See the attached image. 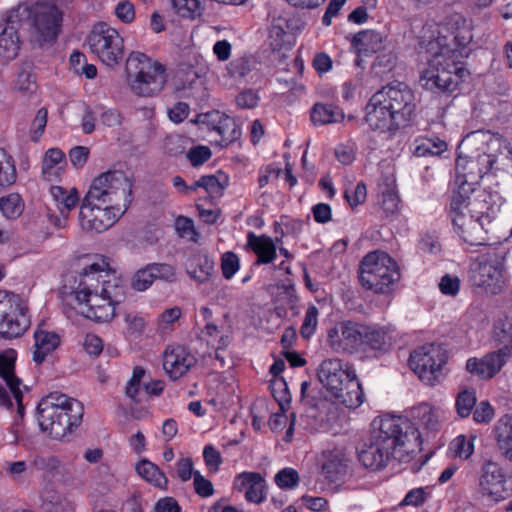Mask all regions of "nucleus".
I'll use <instances>...</instances> for the list:
<instances>
[{
	"instance_id": "14",
	"label": "nucleus",
	"mask_w": 512,
	"mask_h": 512,
	"mask_svg": "<svg viewBox=\"0 0 512 512\" xmlns=\"http://www.w3.org/2000/svg\"><path fill=\"white\" fill-rule=\"evenodd\" d=\"M508 475L505 468L492 459H486L477 475V493L493 503H500L510 497L507 487Z\"/></svg>"
},
{
	"instance_id": "12",
	"label": "nucleus",
	"mask_w": 512,
	"mask_h": 512,
	"mask_svg": "<svg viewBox=\"0 0 512 512\" xmlns=\"http://www.w3.org/2000/svg\"><path fill=\"white\" fill-rule=\"evenodd\" d=\"M88 45L100 61L109 66L118 65L124 57V41L119 32L105 22L94 25L88 35Z\"/></svg>"
},
{
	"instance_id": "27",
	"label": "nucleus",
	"mask_w": 512,
	"mask_h": 512,
	"mask_svg": "<svg viewBox=\"0 0 512 512\" xmlns=\"http://www.w3.org/2000/svg\"><path fill=\"white\" fill-rule=\"evenodd\" d=\"M351 46L358 56L369 57L382 49L383 36L375 30H362L352 37Z\"/></svg>"
},
{
	"instance_id": "16",
	"label": "nucleus",
	"mask_w": 512,
	"mask_h": 512,
	"mask_svg": "<svg viewBox=\"0 0 512 512\" xmlns=\"http://www.w3.org/2000/svg\"><path fill=\"white\" fill-rule=\"evenodd\" d=\"M493 161L484 150L476 155L458 156L455 166L456 185L462 189H466V186L475 189L485 175L492 173Z\"/></svg>"
},
{
	"instance_id": "36",
	"label": "nucleus",
	"mask_w": 512,
	"mask_h": 512,
	"mask_svg": "<svg viewBox=\"0 0 512 512\" xmlns=\"http://www.w3.org/2000/svg\"><path fill=\"white\" fill-rule=\"evenodd\" d=\"M412 416L415 422L408 419L413 426L417 428L418 433L421 435L419 429L422 428L426 431H436L439 425L438 419L428 404H421L412 410Z\"/></svg>"
},
{
	"instance_id": "20",
	"label": "nucleus",
	"mask_w": 512,
	"mask_h": 512,
	"mask_svg": "<svg viewBox=\"0 0 512 512\" xmlns=\"http://www.w3.org/2000/svg\"><path fill=\"white\" fill-rule=\"evenodd\" d=\"M485 154L494 159L492 173L512 169V146L511 143L499 133H487L485 141Z\"/></svg>"
},
{
	"instance_id": "50",
	"label": "nucleus",
	"mask_w": 512,
	"mask_h": 512,
	"mask_svg": "<svg viewBox=\"0 0 512 512\" xmlns=\"http://www.w3.org/2000/svg\"><path fill=\"white\" fill-rule=\"evenodd\" d=\"M14 88L23 95H30L37 89L36 76L28 71H21L15 80Z\"/></svg>"
},
{
	"instance_id": "31",
	"label": "nucleus",
	"mask_w": 512,
	"mask_h": 512,
	"mask_svg": "<svg viewBox=\"0 0 512 512\" xmlns=\"http://www.w3.org/2000/svg\"><path fill=\"white\" fill-rule=\"evenodd\" d=\"M344 118L343 109L334 104L315 103L310 111V119L315 126L339 123Z\"/></svg>"
},
{
	"instance_id": "47",
	"label": "nucleus",
	"mask_w": 512,
	"mask_h": 512,
	"mask_svg": "<svg viewBox=\"0 0 512 512\" xmlns=\"http://www.w3.org/2000/svg\"><path fill=\"white\" fill-rule=\"evenodd\" d=\"M319 310L315 305H310L305 313L300 327V335L304 339H310L316 332Z\"/></svg>"
},
{
	"instance_id": "44",
	"label": "nucleus",
	"mask_w": 512,
	"mask_h": 512,
	"mask_svg": "<svg viewBox=\"0 0 512 512\" xmlns=\"http://www.w3.org/2000/svg\"><path fill=\"white\" fill-rule=\"evenodd\" d=\"M146 376V370L142 366L133 368L132 376L125 387V394L133 402L139 403V393L141 390V382Z\"/></svg>"
},
{
	"instance_id": "15",
	"label": "nucleus",
	"mask_w": 512,
	"mask_h": 512,
	"mask_svg": "<svg viewBox=\"0 0 512 512\" xmlns=\"http://www.w3.org/2000/svg\"><path fill=\"white\" fill-rule=\"evenodd\" d=\"M32 33L40 42L55 41L61 31L63 13L53 2H36L29 11Z\"/></svg>"
},
{
	"instance_id": "43",
	"label": "nucleus",
	"mask_w": 512,
	"mask_h": 512,
	"mask_svg": "<svg viewBox=\"0 0 512 512\" xmlns=\"http://www.w3.org/2000/svg\"><path fill=\"white\" fill-rule=\"evenodd\" d=\"M271 393L278 403L280 411L286 412L291 403V394L284 378L277 379L271 384Z\"/></svg>"
},
{
	"instance_id": "42",
	"label": "nucleus",
	"mask_w": 512,
	"mask_h": 512,
	"mask_svg": "<svg viewBox=\"0 0 512 512\" xmlns=\"http://www.w3.org/2000/svg\"><path fill=\"white\" fill-rule=\"evenodd\" d=\"M449 448L456 458L467 460L474 453V437L467 438L465 435H458L451 442Z\"/></svg>"
},
{
	"instance_id": "24",
	"label": "nucleus",
	"mask_w": 512,
	"mask_h": 512,
	"mask_svg": "<svg viewBox=\"0 0 512 512\" xmlns=\"http://www.w3.org/2000/svg\"><path fill=\"white\" fill-rule=\"evenodd\" d=\"M236 480L239 482V489H246L245 500L249 503L261 504L267 498V486L265 479L258 472H242Z\"/></svg>"
},
{
	"instance_id": "1",
	"label": "nucleus",
	"mask_w": 512,
	"mask_h": 512,
	"mask_svg": "<svg viewBox=\"0 0 512 512\" xmlns=\"http://www.w3.org/2000/svg\"><path fill=\"white\" fill-rule=\"evenodd\" d=\"M464 19L439 24L427 21L419 32V44L433 53L427 68L420 74L423 89L437 95L454 92L469 76L464 58L468 56L467 46L472 41V32Z\"/></svg>"
},
{
	"instance_id": "45",
	"label": "nucleus",
	"mask_w": 512,
	"mask_h": 512,
	"mask_svg": "<svg viewBox=\"0 0 512 512\" xmlns=\"http://www.w3.org/2000/svg\"><path fill=\"white\" fill-rule=\"evenodd\" d=\"M196 267L190 272L191 276L199 283L208 281L214 271V261L207 255L195 259Z\"/></svg>"
},
{
	"instance_id": "28",
	"label": "nucleus",
	"mask_w": 512,
	"mask_h": 512,
	"mask_svg": "<svg viewBox=\"0 0 512 512\" xmlns=\"http://www.w3.org/2000/svg\"><path fill=\"white\" fill-rule=\"evenodd\" d=\"M363 350L368 349L380 352H387L392 345V337L384 327L369 326L363 324Z\"/></svg>"
},
{
	"instance_id": "7",
	"label": "nucleus",
	"mask_w": 512,
	"mask_h": 512,
	"mask_svg": "<svg viewBox=\"0 0 512 512\" xmlns=\"http://www.w3.org/2000/svg\"><path fill=\"white\" fill-rule=\"evenodd\" d=\"M357 273L361 287L376 295L392 294L401 279L398 262L382 250L365 254L360 260Z\"/></svg>"
},
{
	"instance_id": "48",
	"label": "nucleus",
	"mask_w": 512,
	"mask_h": 512,
	"mask_svg": "<svg viewBox=\"0 0 512 512\" xmlns=\"http://www.w3.org/2000/svg\"><path fill=\"white\" fill-rule=\"evenodd\" d=\"M240 269V259L232 251L225 252L221 256V271L226 280H230Z\"/></svg>"
},
{
	"instance_id": "23",
	"label": "nucleus",
	"mask_w": 512,
	"mask_h": 512,
	"mask_svg": "<svg viewBox=\"0 0 512 512\" xmlns=\"http://www.w3.org/2000/svg\"><path fill=\"white\" fill-rule=\"evenodd\" d=\"M246 246L257 257L255 265L271 264L277 257V244L266 234L256 235L254 232H248Z\"/></svg>"
},
{
	"instance_id": "2",
	"label": "nucleus",
	"mask_w": 512,
	"mask_h": 512,
	"mask_svg": "<svg viewBox=\"0 0 512 512\" xmlns=\"http://www.w3.org/2000/svg\"><path fill=\"white\" fill-rule=\"evenodd\" d=\"M133 186L122 171H107L95 177L80 204L81 228L102 233L112 227L129 209Z\"/></svg>"
},
{
	"instance_id": "11",
	"label": "nucleus",
	"mask_w": 512,
	"mask_h": 512,
	"mask_svg": "<svg viewBox=\"0 0 512 512\" xmlns=\"http://www.w3.org/2000/svg\"><path fill=\"white\" fill-rule=\"evenodd\" d=\"M30 324L29 309L25 300L18 294L6 292L0 298V337L17 338Z\"/></svg>"
},
{
	"instance_id": "64",
	"label": "nucleus",
	"mask_w": 512,
	"mask_h": 512,
	"mask_svg": "<svg viewBox=\"0 0 512 512\" xmlns=\"http://www.w3.org/2000/svg\"><path fill=\"white\" fill-rule=\"evenodd\" d=\"M116 17L123 23L129 24L135 19V7L128 1H120L115 7Z\"/></svg>"
},
{
	"instance_id": "40",
	"label": "nucleus",
	"mask_w": 512,
	"mask_h": 512,
	"mask_svg": "<svg viewBox=\"0 0 512 512\" xmlns=\"http://www.w3.org/2000/svg\"><path fill=\"white\" fill-rule=\"evenodd\" d=\"M126 287L122 281L113 276L112 279L102 280L100 292L108 298L113 305L120 304L125 298Z\"/></svg>"
},
{
	"instance_id": "56",
	"label": "nucleus",
	"mask_w": 512,
	"mask_h": 512,
	"mask_svg": "<svg viewBox=\"0 0 512 512\" xmlns=\"http://www.w3.org/2000/svg\"><path fill=\"white\" fill-rule=\"evenodd\" d=\"M197 188H203L209 194H218L223 190V186L214 175L202 176L190 186L192 191H195Z\"/></svg>"
},
{
	"instance_id": "49",
	"label": "nucleus",
	"mask_w": 512,
	"mask_h": 512,
	"mask_svg": "<svg viewBox=\"0 0 512 512\" xmlns=\"http://www.w3.org/2000/svg\"><path fill=\"white\" fill-rule=\"evenodd\" d=\"M185 144V137L178 134L168 135L163 142V151L169 156L177 157L185 152Z\"/></svg>"
},
{
	"instance_id": "63",
	"label": "nucleus",
	"mask_w": 512,
	"mask_h": 512,
	"mask_svg": "<svg viewBox=\"0 0 512 512\" xmlns=\"http://www.w3.org/2000/svg\"><path fill=\"white\" fill-rule=\"evenodd\" d=\"M228 70L233 77H246L251 72V61L248 57L234 59Z\"/></svg>"
},
{
	"instance_id": "34",
	"label": "nucleus",
	"mask_w": 512,
	"mask_h": 512,
	"mask_svg": "<svg viewBox=\"0 0 512 512\" xmlns=\"http://www.w3.org/2000/svg\"><path fill=\"white\" fill-rule=\"evenodd\" d=\"M18 172L14 157L0 147V194L16 184Z\"/></svg>"
},
{
	"instance_id": "53",
	"label": "nucleus",
	"mask_w": 512,
	"mask_h": 512,
	"mask_svg": "<svg viewBox=\"0 0 512 512\" xmlns=\"http://www.w3.org/2000/svg\"><path fill=\"white\" fill-rule=\"evenodd\" d=\"M438 287L443 295L455 297L460 292L461 280L458 276L446 273L441 277Z\"/></svg>"
},
{
	"instance_id": "17",
	"label": "nucleus",
	"mask_w": 512,
	"mask_h": 512,
	"mask_svg": "<svg viewBox=\"0 0 512 512\" xmlns=\"http://www.w3.org/2000/svg\"><path fill=\"white\" fill-rule=\"evenodd\" d=\"M362 331L363 324L351 320L341 321L327 331V343L337 353L362 352Z\"/></svg>"
},
{
	"instance_id": "8",
	"label": "nucleus",
	"mask_w": 512,
	"mask_h": 512,
	"mask_svg": "<svg viewBox=\"0 0 512 512\" xmlns=\"http://www.w3.org/2000/svg\"><path fill=\"white\" fill-rule=\"evenodd\" d=\"M127 83L140 97H154L164 89L168 75L166 66L141 52H132L126 61Z\"/></svg>"
},
{
	"instance_id": "19",
	"label": "nucleus",
	"mask_w": 512,
	"mask_h": 512,
	"mask_svg": "<svg viewBox=\"0 0 512 512\" xmlns=\"http://www.w3.org/2000/svg\"><path fill=\"white\" fill-rule=\"evenodd\" d=\"M195 355L185 346L169 344L163 353V369L171 380H178L196 364Z\"/></svg>"
},
{
	"instance_id": "9",
	"label": "nucleus",
	"mask_w": 512,
	"mask_h": 512,
	"mask_svg": "<svg viewBox=\"0 0 512 512\" xmlns=\"http://www.w3.org/2000/svg\"><path fill=\"white\" fill-rule=\"evenodd\" d=\"M470 280L486 294L501 293L506 284L504 258L496 251L479 255L472 264Z\"/></svg>"
},
{
	"instance_id": "10",
	"label": "nucleus",
	"mask_w": 512,
	"mask_h": 512,
	"mask_svg": "<svg viewBox=\"0 0 512 512\" xmlns=\"http://www.w3.org/2000/svg\"><path fill=\"white\" fill-rule=\"evenodd\" d=\"M448 358V351L443 345L427 343L411 352L409 366L422 382L434 385L442 375Z\"/></svg>"
},
{
	"instance_id": "38",
	"label": "nucleus",
	"mask_w": 512,
	"mask_h": 512,
	"mask_svg": "<svg viewBox=\"0 0 512 512\" xmlns=\"http://www.w3.org/2000/svg\"><path fill=\"white\" fill-rule=\"evenodd\" d=\"M24 210V201L19 193L0 197V211L7 219H17Z\"/></svg>"
},
{
	"instance_id": "29",
	"label": "nucleus",
	"mask_w": 512,
	"mask_h": 512,
	"mask_svg": "<svg viewBox=\"0 0 512 512\" xmlns=\"http://www.w3.org/2000/svg\"><path fill=\"white\" fill-rule=\"evenodd\" d=\"M49 193L56 209L62 215H69L80 202V194L76 187L65 188L59 185H51Z\"/></svg>"
},
{
	"instance_id": "5",
	"label": "nucleus",
	"mask_w": 512,
	"mask_h": 512,
	"mask_svg": "<svg viewBox=\"0 0 512 512\" xmlns=\"http://www.w3.org/2000/svg\"><path fill=\"white\" fill-rule=\"evenodd\" d=\"M36 414L41 431L60 440L81 424L84 406L79 400L54 391L40 399Z\"/></svg>"
},
{
	"instance_id": "3",
	"label": "nucleus",
	"mask_w": 512,
	"mask_h": 512,
	"mask_svg": "<svg viewBox=\"0 0 512 512\" xmlns=\"http://www.w3.org/2000/svg\"><path fill=\"white\" fill-rule=\"evenodd\" d=\"M372 426L369 443L357 452L359 462L368 470L381 471L396 454L403 457L422 450V437L406 417L380 416L373 420Z\"/></svg>"
},
{
	"instance_id": "6",
	"label": "nucleus",
	"mask_w": 512,
	"mask_h": 512,
	"mask_svg": "<svg viewBox=\"0 0 512 512\" xmlns=\"http://www.w3.org/2000/svg\"><path fill=\"white\" fill-rule=\"evenodd\" d=\"M108 268V263L104 258L100 262H93L73 276L69 280L71 293L75 295L79 303L87 306L85 316L96 322H108L116 313V307L101 292L100 287L101 273Z\"/></svg>"
},
{
	"instance_id": "46",
	"label": "nucleus",
	"mask_w": 512,
	"mask_h": 512,
	"mask_svg": "<svg viewBox=\"0 0 512 512\" xmlns=\"http://www.w3.org/2000/svg\"><path fill=\"white\" fill-rule=\"evenodd\" d=\"M418 247L424 253L438 254L442 246L439 241V235L435 230H426L420 234Z\"/></svg>"
},
{
	"instance_id": "22",
	"label": "nucleus",
	"mask_w": 512,
	"mask_h": 512,
	"mask_svg": "<svg viewBox=\"0 0 512 512\" xmlns=\"http://www.w3.org/2000/svg\"><path fill=\"white\" fill-rule=\"evenodd\" d=\"M351 376L352 371L344 370L339 359H325L318 369V379L331 395L341 391V386Z\"/></svg>"
},
{
	"instance_id": "21",
	"label": "nucleus",
	"mask_w": 512,
	"mask_h": 512,
	"mask_svg": "<svg viewBox=\"0 0 512 512\" xmlns=\"http://www.w3.org/2000/svg\"><path fill=\"white\" fill-rule=\"evenodd\" d=\"M173 282L176 272L172 265L166 263H151L139 269L133 276L131 287L136 291H145L155 280Z\"/></svg>"
},
{
	"instance_id": "35",
	"label": "nucleus",
	"mask_w": 512,
	"mask_h": 512,
	"mask_svg": "<svg viewBox=\"0 0 512 512\" xmlns=\"http://www.w3.org/2000/svg\"><path fill=\"white\" fill-rule=\"evenodd\" d=\"M474 190L475 189L468 186H466V189H462L460 186H458L457 190L453 191L450 204L447 209L451 221H454L456 217H462L466 215L464 210L468 208L470 209V194L474 192Z\"/></svg>"
},
{
	"instance_id": "13",
	"label": "nucleus",
	"mask_w": 512,
	"mask_h": 512,
	"mask_svg": "<svg viewBox=\"0 0 512 512\" xmlns=\"http://www.w3.org/2000/svg\"><path fill=\"white\" fill-rule=\"evenodd\" d=\"M498 340L503 345L496 351L487 353L481 358L470 357L466 361V370L481 380L493 378L507 360L512 356V325L508 329H501Z\"/></svg>"
},
{
	"instance_id": "60",
	"label": "nucleus",
	"mask_w": 512,
	"mask_h": 512,
	"mask_svg": "<svg viewBox=\"0 0 512 512\" xmlns=\"http://www.w3.org/2000/svg\"><path fill=\"white\" fill-rule=\"evenodd\" d=\"M367 196L366 185L358 183L352 190H345L344 197L351 207H357L365 202Z\"/></svg>"
},
{
	"instance_id": "39",
	"label": "nucleus",
	"mask_w": 512,
	"mask_h": 512,
	"mask_svg": "<svg viewBox=\"0 0 512 512\" xmlns=\"http://www.w3.org/2000/svg\"><path fill=\"white\" fill-rule=\"evenodd\" d=\"M217 134L220 137L219 144L227 147L240 137L241 130L234 118L224 114L220 126L217 127Z\"/></svg>"
},
{
	"instance_id": "58",
	"label": "nucleus",
	"mask_w": 512,
	"mask_h": 512,
	"mask_svg": "<svg viewBox=\"0 0 512 512\" xmlns=\"http://www.w3.org/2000/svg\"><path fill=\"white\" fill-rule=\"evenodd\" d=\"M211 156L212 152L210 148L201 145L192 147L186 154L187 159L194 167L203 165L211 158Z\"/></svg>"
},
{
	"instance_id": "57",
	"label": "nucleus",
	"mask_w": 512,
	"mask_h": 512,
	"mask_svg": "<svg viewBox=\"0 0 512 512\" xmlns=\"http://www.w3.org/2000/svg\"><path fill=\"white\" fill-rule=\"evenodd\" d=\"M193 486L195 493L202 498L211 497L215 493L212 482L201 475L199 471L194 472Z\"/></svg>"
},
{
	"instance_id": "52",
	"label": "nucleus",
	"mask_w": 512,
	"mask_h": 512,
	"mask_svg": "<svg viewBox=\"0 0 512 512\" xmlns=\"http://www.w3.org/2000/svg\"><path fill=\"white\" fill-rule=\"evenodd\" d=\"M32 465L43 471L47 476H54L60 466V461L55 456L36 455Z\"/></svg>"
},
{
	"instance_id": "37",
	"label": "nucleus",
	"mask_w": 512,
	"mask_h": 512,
	"mask_svg": "<svg viewBox=\"0 0 512 512\" xmlns=\"http://www.w3.org/2000/svg\"><path fill=\"white\" fill-rule=\"evenodd\" d=\"M20 50V39L18 32L12 27L5 28L0 33V58L13 60Z\"/></svg>"
},
{
	"instance_id": "55",
	"label": "nucleus",
	"mask_w": 512,
	"mask_h": 512,
	"mask_svg": "<svg viewBox=\"0 0 512 512\" xmlns=\"http://www.w3.org/2000/svg\"><path fill=\"white\" fill-rule=\"evenodd\" d=\"M101 111L100 121L104 126L117 127L122 124L123 115L115 108H106L104 105L99 104L96 106Z\"/></svg>"
},
{
	"instance_id": "30",
	"label": "nucleus",
	"mask_w": 512,
	"mask_h": 512,
	"mask_svg": "<svg viewBox=\"0 0 512 512\" xmlns=\"http://www.w3.org/2000/svg\"><path fill=\"white\" fill-rule=\"evenodd\" d=\"M494 436L503 456L512 463V413L504 414L498 419Z\"/></svg>"
},
{
	"instance_id": "62",
	"label": "nucleus",
	"mask_w": 512,
	"mask_h": 512,
	"mask_svg": "<svg viewBox=\"0 0 512 512\" xmlns=\"http://www.w3.org/2000/svg\"><path fill=\"white\" fill-rule=\"evenodd\" d=\"M258 92L253 89H245L236 96V104L243 109H253L259 103Z\"/></svg>"
},
{
	"instance_id": "41",
	"label": "nucleus",
	"mask_w": 512,
	"mask_h": 512,
	"mask_svg": "<svg viewBox=\"0 0 512 512\" xmlns=\"http://www.w3.org/2000/svg\"><path fill=\"white\" fill-rule=\"evenodd\" d=\"M476 392L473 388L460 391L456 397L455 408L461 418L468 417L476 405Z\"/></svg>"
},
{
	"instance_id": "18",
	"label": "nucleus",
	"mask_w": 512,
	"mask_h": 512,
	"mask_svg": "<svg viewBox=\"0 0 512 512\" xmlns=\"http://www.w3.org/2000/svg\"><path fill=\"white\" fill-rule=\"evenodd\" d=\"M470 215L456 217L452 221L454 231L462 239L463 242L470 246H481L486 244L484 219H488V211L469 209Z\"/></svg>"
},
{
	"instance_id": "54",
	"label": "nucleus",
	"mask_w": 512,
	"mask_h": 512,
	"mask_svg": "<svg viewBox=\"0 0 512 512\" xmlns=\"http://www.w3.org/2000/svg\"><path fill=\"white\" fill-rule=\"evenodd\" d=\"M48 111L45 107L40 108L31 124V140L37 142L45 131L47 125Z\"/></svg>"
},
{
	"instance_id": "25",
	"label": "nucleus",
	"mask_w": 512,
	"mask_h": 512,
	"mask_svg": "<svg viewBox=\"0 0 512 512\" xmlns=\"http://www.w3.org/2000/svg\"><path fill=\"white\" fill-rule=\"evenodd\" d=\"M33 338L34 351L32 359L38 365L42 364L46 357L58 348L61 342L57 333L40 328L34 331Z\"/></svg>"
},
{
	"instance_id": "4",
	"label": "nucleus",
	"mask_w": 512,
	"mask_h": 512,
	"mask_svg": "<svg viewBox=\"0 0 512 512\" xmlns=\"http://www.w3.org/2000/svg\"><path fill=\"white\" fill-rule=\"evenodd\" d=\"M417 116L415 92L404 82L390 83L375 92L365 106L368 128L391 140L411 127Z\"/></svg>"
},
{
	"instance_id": "26",
	"label": "nucleus",
	"mask_w": 512,
	"mask_h": 512,
	"mask_svg": "<svg viewBox=\"0 0 512 512\" xmlns=\"http://www.w3.org/2000/svg\"><path fill=\"white\" fill-rule=\"evenodd\" d=\"M332 396L338 403L349 409L358 408L364 402V391L354 371L341 386V391H336Z\"/></svg>"
},
{
	"instance_id": "33",
	"label": "nucleus",
	"mask_w": 512,
	"mask_h": 512,
	"mask_svg": "<svg viewBox=\"0 0 512 512\" xmlns=\"http://www.w3.org/2000/svg\"><path fill=\"white\" fill-rule=\"evenodd\" d=\"M447 149L446 141L439 136H422L414 141L413 155L416 157L439 156Z\"/></svg>"
},
{
	"instance_id": "61",
	"label": "nucleus",
	"mask_w": 512,
	"mask_h": 512,
	"mask_svg": "<svg viewBox=\"0 0 512 512\" xmlns=\"http://www.w3.org/2000/svg\"><path fill=\"white\" fill-rule=\"evenodd\" d=\"M396 60L397 57L392 52L379 54L373 62V69L381 74L389 72L395 67Z\"/></svg>"
},
{
	"instance_id": "51",
	"label": "nucleus",
	"mask_w": 512,
	"mask_h": 512,
	"mask_svg": "<svg viewBox=\"0 0 512 512\" xmlns=\"http://www.w3.org/2000/svg\"><path fill=\"white\" fill-rule=\"evenodd\" d=\"M274 481L281 489H291L297 486L299 474L294 468L286 467L276 473Z\"/></svg>"
},
{
	"instance_id": "32",
	"label": "nucleus",
	"mask_w": 512,
	"mask_h": 512,
	"mask_svg": "<svg viewBox=\"0 0 512 512\" xmlns=\"http://www.w3.org/2000/svg\"><path fill=\"white\" fill-rule=\"evenodd\" d=\"M137 474L147 483L160 490H167L168 478L165 473L148 459H141L135 465Z\"/></svg>"
},
{
	"instance_id": "59",
	"label": "nucleus",
	"mask_w": 512,
	"mask_h": 512,
	"mask_svg": "<svg viewBox=\"0 0 512 512\" xmlns=\"http://www.w3.org/2000/svg\"><path fill=\"white\" fill-rule=\"evenodd\" d=\"M203 459L210 472H217L222 464L221 454L212 444L204 447Z\"/></svg>"
}]
</instances>
